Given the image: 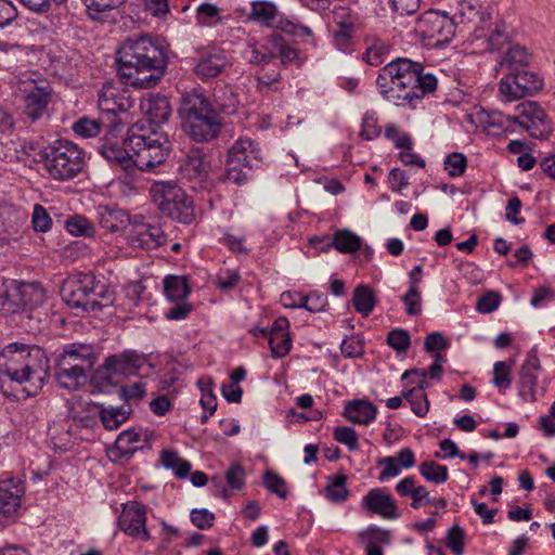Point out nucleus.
Segmentation results:
<instances>
[{"label":"nucleus","instance_id":"c85d7f7f","mask_svg":"<svg viewBox=\"0 0 555 555\" xmlns=\"http://www.w3.org/2000/svg\"><path fill=\"white\" fill-rule=\"evenodd\" d=\"M280 11L278 5L270 0H254L250 2V9L247 14L249 21L256 22L261 26L272 28L275 21L279 20Z\"/></svg>","mask_w":555,"mask_h":555},{"label":"nucleus","instance_id":"69168bd1","mask_svg":"<svg viewBox=\"0 0 555 555\" xmlns=\"http://www.w3.org/2000/svg\"><path fill=\"white\" fill-rule=\"evenodd\" d=\"M447 546L455 555H462L464 553V531L459 525H454L449 529Z\"/></svg>","mask_w":555,"mask_h":555},{"label":"nucleus","instance_id":"a878e982","mask_svg":"<svg viewBox=\"0 0 555 555\" xmlns=\"http://www.w3.org/2000/svg\"><path fill=\"white\" fill-rule=\"evenodd\" d=\"M55 379L60 387L73 391L80 389L87 384L88 374L57 359Z\"/></svg>","mask_w":555,"mask_h":555},{"label":"nucleus","instance_id":"680f3d73","mask_svg":"<svg viewBox=\"0 0 555 555\" xmlns=\"http://www.w3.org/2000/svg\"><path fill=\"white\" fill-rule=\"evenodd\" d=\"M493 384L502 389L511 387V367L504 361H498L493 366Z\"/></svg>","mask_w":555,"mask_h":555},{"label":"nucleus","instance_id":"864d4df0","mask_svg":"<svg viewBox=\"0 0 555 555\" xmlns=\"http://www.w3.org/2000/svg\"><path fill=\"white\" fill-rule=\"evenodd\" d=\"M537 374L520 373L519 396L527 402L537 400Z\"/></svg>","mask_w":555,"mask_h":555},{"label":"nucleus","instance_id":"20e7f679","mask_svg":"<svg viewBox=\"0 0 555 555\" xmlns=\"http://www.w3.org/2000/svg\"><path fill=\"white\" fill-rule=\"evenodd\" d=\"M179 115L183 131L198 143L216 139L223 127L219 112L205 94L197 91L183 94Z\"/></svg>","mask_w":555,"mask_h":555},{"label":"nucleus","instance_id":"1a4fd4ad","mask_svg":"<svg viewBox=\"0 0 555 555\" xmlns=\"http://www.w3.org/2000/svg\"><path fill=\"white\" fill-rule=\"evenodd\" d=\"M147 361V357L134 350H125L121 353L111 354L91 377L92 385L100 391H109L115 386L113 375H137Z\"/></svg>","mask_w":555,"mask_h":555},{"label":"nucleus","instance_id":"9b49d317","mask_svg":"<svg viewBox=\"0 0 555 555\" xmlns=\"http://www.w3.org/2000/svg\"><path fill=\"white\" fill-rule=\"evenodd\" d=\"M18 90L23 94V114L31 121L39 120L52 99L49 81L37 74L21 78Z\"/></svg>","mask_w":555,"mask_h":555},{"label":"nucleus","instance_id":"0e129e2a","mask_svg":"<svg viewBox=\"0 0 555 555\" xmlns=\"http://www.w3.org/2000/svg\"><path fill=\"white\" fill-rule=\"evenodd\" d=\"M502 296L500 293L489 291L478 299L476 309L480 313H490L499 308Z\"/></svg>","mask_w":555,"mask_h":555},{"label":"nucleus","instance_id":"ddd939ff","mask_svg":"<svg viewBox=\"0 0 555 555\" xmlns=\"http://www.w3.org/2000/svg\"><path fill=\"white\" fill-rule=\"evenodd\" d=\"M415 33L427 44L442 47L448 44L455 36V22L444 12L428 10L422 13L415 23Z\"/></svg>","mask_w":555,"mask_h":555},{"label":"nucleus","instance_id":"cd10ccee","mask_svg":"<svg viewBox=\"0 0 555 555\" xmlns=\"http://www.w3.org/2000/svg\"><path fill=\"white\" fill-rule=\"evenodd\" d=\"M24 492L23 486L12 479L0 481V514L10 516L21 505V496Z\"/></svg>","mask_w":555,"mask_h":555},{"label":"nucleus","instance_id":"c03bdc74","mask_svg":"<svg viewBox=\"0 0 555 555\" xmlns=\"http://www.w3.org/2000/svg\"><path fill=\"white\" fill-rule=\"evenodd\" d=\"M66 230L76 236L92 237L95 229L90 220L81 215H75L66 220Z\"/></svg>","mask_w":555,"mask_h":555},{"label":"nucleus","instance_id":"a18cd8bd","mask_svg":"<svg viewBox=\"0 0 555 555\" xmlns=\"http://www.w3.org/2000/svg\"><path fill=\"white\" fill-rule=\"evenodd\" d=\"M140 441V434L134 430H124L119 434L115 441L116 450L119 451L121 456H130L137 450V443Z\"/></svg>","mask_w":555,"mask_h":555},{"label":"nucleus","instance_id":"dca6fc26","mask_svg":"<svg viewBox=\"0 0 555 555\" xmlns=\"http://www.w3.org/2000/svg\"><path fill=\"white\" fill-rule=\"evenodd\" d=\"M118 526L129 537L149 541L151 534L146 529V508L137 501H129L124 505L118 518Z\"/></svg>","mask_w":555,"mask_h":555},{"label":"nucleus","instance_id":"79ce46f5","mask_svg":"<svg viewBox=\"0 0 555 555\" xmlns=\"http://www.w3.org/2000/svg\"><path fill=\"white\" fill-rule=\"evenodd\" d=\"M333 245L338 251L350 254L360 249L361 240L351 231L341 230L335 233Z\"/></svg>","mask_w":555,"mask_h":555},{"label":"nucleus","instance_id":"8fccbe9b","mask_svg":"<svg viewBox=\"0 0 555 555\" xmlns=\"http://www.w3.org/2000/svg\"><path fill=\"white\" fill-rule=\"evenodd\" d=\"M269 346L273 358H283L291 351L292 338L289 334H270Z\"/></svg>","mask_w":555,"mask_h":555},{"label":"nucleus","instance_id":"4be33fe9","mask_svg":"<svg viewBox=\"0 0 555 555\" xmlns=\"http://www.w3.org/2000/svg\"><path fill=\"white\" fill-rule=\"evenodd\" d=\"M230 66L229 54L222 50H214L199 57L194 72L199 79L208 80L217 77Z\"/></svg>","mask_w":555,"mask_h":555},{"label":"nucleus","instance_id":"f3484780","mask_svg":"<svg viewBox=\"0 0 555 555\" xmlns=\"http://www.w3.org/2000/svg\"><path fill=\"white\" fill-rule=\"evenodd\" d=\"M336 30L334 33L335 46L346 52L354 41L356 35L362 30L363 23L357 13L347 8H338L333 15Z\"/></svg>","mask_w":555,"mask_h":555},{"label":"nucleus","instance_id":"49530a36","mask_svg":"<svg viewBox=\"0 0 555 555\" xmlns=\"http://www.w3.org/2000/svg\"><path fill=\"white\" fill-rule=\"evenodd\" d=\"M420 473L426 480L436 485L444 482L449 477L448 468L434 461H428L421 464Z\"/></svg>","mask_w":555,"mask_h":555},{"label":"nucleus","instance_id":"423d86ee","mask_svg":"<svg viewBox=\"0 0 555 555\" xmlns=\"http://www.w3.org/2000/svg\"><path fill=\"white\" fill-rule=\"evenodd\" d=\"M128 145L132 151V165L140 170H151L163 164L170 151V142L165 134H147L138 126L128 130Z\"/></svg>","mask_w":555,"mask_h":555},{"label":"nucleus","instance_id":"052dcab7","mask_svg":"<svg viewBox=\"0 0 555 555\" xmlns=\"http://www.w3.org/2000/svg\"><path fill=\"white\" fill-rule=\"evenodd\" d=\"M31 223L35 231L47 232L52 227V219L43 206L36 204L34 206Z\"/></svg>","mask_w":555,"mask_h":555},{"label":"nucleus","instance_id":"412c9836","mask_svg":"<svg viewBox=\"0 0 555 555\" xmlns=\"http://www.w3.org/2000/svg\"><path fill=\"white\" fill-rule=\"evenodd\" d=\"M228 160H237L245 168H259L262 153L259 144L249 138H240L228 151Z\"/></svg>","mask_w":555,"mask_h":555},{"label":"nucleus","instance_id":"72a5a7b5","mask_svg":"<svg viewBox=\"0 0 555 555\" xmlns=\"http://www.w3.org/2000/svg\"><path fill=\"white\" fill-rule=\"evenodd\" d=\"M132 410L129 404H122L120 406H101L99 409L100 420L103 426L108 430L117 429L124 424L131 414Z\"/></svg>","mask_w":555,"mask_h":555},{"label":"nucleus","instance_id":"4d7b16f0","mask_svg":"<svg viewBox=\"0 0 555 555\" xmlns=\"http://www.w3.org/2000/svg\"><path fill=\"white\" fill-rule=\"evenodd\" d=\"M273 28L293 36L310 37L312 35V30L308 26L296 24L285 18L282 13H280L279 20L275 21Z\"/></svg>","mask_w":555,"mask_h":555},{"label":"nucleus","instance_id":"4c0bfd02","mask_svg":"<svg viewBox=\"0 0 555 555\" xmlns=\"http://www.w3.org/2000/svg\"><path fill=\"white\" fill-rule=\"evenodd\" d=\"M160 463L167 469H171L176 477L183 479L189 476L192 465L189 461L179 456L178 452L164 450L160 454Z\"/></svg>","mask_w":555,"mask_h":555},{"label":"nucleus","instance_id":"6e6552de","mask_svg":"<svg viewBox=\"0 0 555 555\" xmlns=\"http://www.w3.org/2000/svg\"><path fill=\"white\" fill-rule=\"evenodd\" d=\"M61 295L67 306L82 311H98L114 301L113 292L94 284L91 279L66 281L61 288Z\"/></svg>","mask_w":555,"mask_h":555},{"label":"nucleus","instance_id":"0eeeda50","mask_svg":"<svg viewBox=\"0 0 555 555\" xmlns=\"http://www.w3.org/2000/svg\"><path fill=\"white\" fill-rule=\"evenodd\" d=\"M150 195L164 216L184 224L193 221V202L176 182L156 181L150 188Z\"/></svg>","mask_w":555,"mask_h":555},{"label":"nucleus","instance_id":"a211bd4d","mask_svg":"<svg viewBox=\"0 0 555 555\" xmlns=\"http://www.w3.org/2000/svg\"><path fill=\"white\" fill-rule=\"evenodd\" d=\"M518 114L508 119L530 131L534 138L542 137L551 130L550 120L542 107L532 101L521 103L517 106Z\"/></svg>","mask_w":555,"mask_h":555},{"label":"nucleus","instance_id":"9d476101","mask_svg":"<svg viewBox=\"0 0 555 555\" xmlns=\"http://www.w3.org/2000/svg\"><path fill=\"white\" fill-rule=\"evenodd\" d=\"M129 91L112 85L103 86L99 91L98 106L107 132L116 137L122 130L124 116L133 107Z\"/></svg>","mask_w":555,"mask_h":555},{"label":"nucleus","instance_id":"a19ab883","mask_svg":"<svg viewBox=\"0 0 555 555\" xmlns=\"http://www.w3.org/2000/svg\"><path fill=\"white\" fill-rule=\"evenodd\" d=\"M483 30L485 25L478 26L475 29V34L477 38H486L488 49L490 51L500 50L503 47V44L507 41V34L505 26L503 24H495L494 28L491 30L489 35H486Z\"/></svg>","mask_w":555,"mask_h":555},{"label":"nucleus","instance_id":"2eb2a0df","mask_svg":"<svg viewBox=\"0 0 555 555\" xmlns=\"http://www.w3.org/2000/svg\"><path fill=\"white\" fill-rule=\"evenodd\" d=\"M209 164L201 149H191L178 162V173L192 189L204 188L209 176Z\"/></svg>","mask_w":555,"mask_h":555},{"label":"nucleus","instance_id":"f257e3e1","mask_svg":"<svg viewBox=\"0 0 555 555\" xmlns=\"http://www.w3.org/2000/svg\"><path fill=\"white\" fill-rule=\"evenodd\" d=\"M49 372V359L37 345L12 343L0 352V387L5 396L16 400L37 396Z\"/></svg>","mask_w":555,"mask_h":555},{"label":"nucleus","instance_id":"6e6d98bb","mask_svg":"<svg viewBox=\"0 0 555 555\" xmlns=\"http://www.w3.org/2000/svg\"><path fill=\"white\" fill-rule=\"evenodd\" d=\"M263 485L268 491L275 493L281 499L287 498L286 481L283 477L273 472H266L263 475Z\"/></svg>","mask_w":555,"mask_h":555},{"label":"nucleus","instance_id":"f704fd0d","mask_svg":"<svg viewBox=\"0 0 555 555\" xmlns=\"http://www.w3.org/2000/svg\"><path fill=\"white\" fill-rule=\"evenodd\" d=\"M348 477L344 474L330 476L324 488V496L332 503L340 504L347 501L349 490L347 488Z\"/></svg>","mask_w":555,"mask_h":555},{"label":"nucleus","instance_id":"13d9d810","mask_svg":"<svg viewBox=\"0 0 555 555\" xmlns=\"http://www.w3.org/2000/svg\"><path fill=\"white\" fill-rule=\"evenodd\" d=\"M467 167V158L462 153H451L444 160V169L451 177H461Z\"/></svg>","mask_w":555,"mask_h":555},{"label":"nucleus","instance_id":"473e14b6","mask_svg":"<svg viewBox=\"0 0 555 555\" xmlns=\"http://www.w3.org/2000/svg\"><path fill=\"white\" fill-rule=\"evenodd\" d=\"M511 74L516 81L515 89L519 91L521 99L533 95L543 87V79L534 72L525 69L511 72Z\"/></svg>","mask_w":555,"mask_h":555},{"label":"nucleus","instance_id":"ea45409f","mask_svg":"<svg viewBox=\"0 0 555 555\" xmlns=\"http://www.w3.org/2000/svg\"><path fill=\"white\" fill-rule=\"evenodd\" d=\"M102 127H105L103 118L94 119L83 116L72 125V130L76 135L89 139L100 134Z\"/></svg>","mask_w":555,"mask_h":555},{"label":"nucleus","instance_id":"c9c22d12","mask_svg":"<svg viewBox=\"0 0 555 555\" xmlns=\"http://www.w3.org/2000/svg\"><path fill=\"white\" fill-rule=\"evenodd\" d=\"M164 293L170 301L185 300L190 294L188 281L183 276L168 275L164 279Z\"/></svg>","mask_w":555,"mask_h":555},{"label":"nucleus","instance_id":"aec40b11","mask_svg":"<svg viewBox=\"0 0 555 555\" xmlns=\"http://www.w3.org/2000/svg\"><path fill=\"white\" fill-rule=\"evenodd\" d=\"M361 504L366 511L377 514L385 519H396L399 517L393 498L383 488L371 489L362 498Z\"/></svg>","mask_w":555,"mask_h":555},{"label":"nucleus","instance_id":"7ed1b4c3","mask_svg":"<svg viewBox=\"0 0 555 555\" xmlns=\"http://www.w3.org/2000/svg\"><path fill=\"white\" fill-rule=\"evenodd\" d=\"M437 77L424 73L421 63L400 57L385 65L376 79L382 96L397 106L414 107L437 89Z\"/></svg>","mask_w":555,"mask_h":555},{"label":"nucleus","instance_id":"b1692460","mask_svg":"<svg viewBox=\"0 0 555 555\" xmlns=\"http://www.w3.org/2000/svg\"><path fill=\"white\" fill-rule=\"evenodd\" d=\"M280 35H270L262 41L250 39L244 51V57L254 65H266L274 59V47L279 43Z\"/></svg>","mask_w":555,"mask_h":555},{"label":"nucleus","instance_id":"338daca9","mask_svg":"<svg viewBox=\"0 0 555 555\" xmlns=\"http://www.w3.org/2000/svg\"><path fill=\"white\" fill-rule=\"evenodd\" d=\"M245 472L237 463H232L225 472L224 478L231 489L240 490L245 483Z\"/></svg>","mask_w":555,"mask_h":555},{"label":"nucleus","instance_id":"e2e57ef3","mask_svg":"<svg viewBox=\"0 0 555 555\" xmlns=\"http://www.w3.org/2000/svg\"><path fill=\"white\" fill-rule=\"evenodd\" d=\"M402 301L405 306V312L410 317H414L422 311V296L420 289L410 288L402 296Z\"/></svg>","mask_w":555,"mask_h":555},{"label":"nucleus","instance_id":"de8ad7c7","mask_svg":"<svg viewBox=\"0 0 555 555\" xmlns=\"http://www.w3.org/2000/svg\"><path fill=\"white\" fill-rule=\"evenodd\" d=\"M83 2L89 16L92 20H99L102 13L119 8L126 0H83Z\"/></svg>","mask_w":555,"mask_h":555},{"label":"nucleus","instance_id":"09e8293b","mask_svg":"<svg viewBox=\"0 0 555 555\" xmlns=\"http://www.w3.org/2000/svg\"><path fill=\"white\" fill-rule=\"evenodd\" d=\"M359 538L365 546H380L390 542V532L378 527H370L360 532Z\"/></svg>","mask_w":555,"mask_h":555},{"label":"nucleus","instance_id":"c756f323","mask_svg":"<svg viewBox=\"0 0 555 555\" xmlns=\"http://www.w3.org/2000/svg\"><path fill=\"white\" fill-rule=\"evenodd\" d=\"M377 414V408L367 400L349 401L344 410L347 421L356 424L367 425L372 423Z\"/></svg>","mask_w":555,"mask_h":555},{"label":"nucleus","instance_id":"4468645a","mask_svg":"<svg viewBox=\"0 0 555 555\" xmlns=\"http://www.w3.org/2000/svg\"><path fill=\"white\" fill-rule=\"evenodd\" d=\"M166 234L157 224L144 221V218L137 216L130 223L128 242L134 248L152 250L166 243Z\"/></svg>","mask_w":555,"mask_h":555},{"label":"nucleus","instance_id":"39448f33","mask_svg":"<svg viewBox=\"0 0 555 555\" xmlns=\"http://www.w3.org/2000/svg\"><path fill=\"white\" fill-rule=\"evenodd\" d=\"M49 177L56 181L76 178L85 167V153L74 142L61 139L49 144L40 154Z\"/></svg>","mask_w":555,"mask_h":555},{"label":"nucleus","instance_id":"5701e85b","mask_svg":"<svg viewBox=\"0 0 555 555\" xmlns=\"http://www.w3.org/2000/svg\"><path fill=\"white\" fill-rule=\"evenodd\" d=\"M415 375L418 376V380L416 382V386L412 389L403 392V397L410 402L412 411L420 417H424L429 410V401L424 391L426 382V374L421 372V370L412 369L408 370L403 373L402 379H406L410 376Z\"/></svg>","mask_w":555,"mask_h":555},{"label":"nucleus","instance_id":"58836bf2","mask_svg":"<svg viewBox=\"0 0 555 555\" xmlns=\"http://www.w3.org/2000/svg\"><path fill=\"white\" fill-rule=\"evenodd\" d=\"M354 309L363 317H367L376 305L373 291L365 285H359L353 292L352 298Z\"/></svg>","mask_w":555,"mask_h":555},{"label":"nucleus","instance_id":"bf43d9fd","mask_svg":"<svg viewBox=\"0 0 555 555\" xmlns=\"http://www.w3.org/2000/svg\"><path fill=\"white\" fill-rule=\"evenodd\" d=\"M334 439L348 447L350 451L359 448L358 434L351 427L338 426L333 431Z\"/></svg>","mask_w":555,"mask_h":555},{"label":"nucleus","instance_id":"6ab92c4d","mask_svg":"<svg viewBox=\"0 0 555 555\" xmlns=\"http://www.w3.org/2000/svg\"><path fill=\"white\" fill-rule=\"evenodd\" d=\"M98 358L99 354L93 345L73 343L64 347L57 359L89 374L93 370Z\"/></svg>","mask_w":555,"mask_h":555},{"label":"nucleus","instance_id":"393cba45","mask_svg":"<svg viewBox=\"0 0 555 555\" xmlns=\"http://www.w3.org/2000/svg\"><path fill=\"white\" fill-rule=\"evenodd\" d=\"M140 107L150 121L155 125L164 124L171 115L169 100L159 93L147 94L146 98L142 99Z\"/></svg>","mask_w":555,"mask_h":555},{"label":"nucleus","instance_id":"bb28decb","mask_svg":"<svg viewBox=\"0 0 555 555\" xmlns=\"http://www.w3.org/2000/svg\"><path fill=\"white\" fill-rule=\"evenodd\" d=\"M96 214L100 225L112 233L119 232L131 223L127 211L115 206H99Z\"/></svg>","mask_w":555,"mask_h":555},{"label":"nucleus","instance_id":"f8f14e48","mask_svg":"<svg viewBox=\"0 0 555 555\" xmlns=\"http://www.w3.org/2000/svg\"><path fill=\"white\" fill-rule=\"evenodd\" d=\"M43 298V291L37 285L8 280L0 293V306L8 313L25 312L40 305Z\"/></svg>","mask_w":555,"mask_h":555},{"label":"nucleus","instance_id":"e433bc0d","mask_svg":"<svg viewBox=\"0 0 555 555\" xmlns=\"http://www.w3.org/2000/svg\"><path fill=\"white\" fill-rule=\"evenodd\" d=\"M457 12L460 16L467 22H479L481 25L488 24L490 13L483 10L479 0H462L459 3Z\"/></svg>","mask_w":555,"mask_h":555},{"label":"nucleus","instance_id":"5fc2aeb1","mask_svg":"<svg viewBox=\"0 0 555 555\" xmlns=\"http://www.w3.org/2000/svg\"><path fill=\"white\" fill-rule=\"evenodd\" d=\"M387 344L399 353L406 352L411 345L410 334L405 330L395 328L388 333Z\"/></svg>","mask_w":555,"mask_h":555},{"label":"nucleus","instance_id":"7c9ffc66","mask_svg":"<svg viewBox=\"0 0 555 555\" xmlns=\"http://www.w3.org/2000/svg\"><path fill=\"white\" fill-rule=\"evenodd\" d=\"M531 54L527 48L514 44L508 48L504 55L499 61L501 68H506L508 72L525 70L530 64Z\"/></svg>","mask_w":555,"mask_h":555},{"label":"nucleus","instance_id":"774afa93","mask_svg":"<svg viewBox=\"0 0 555 555\" xmlns=\"http://www.w3.org/2000/svg\"><path fill=\"white\" fill-rule=\"evenodd\" d=\"M191 521L196 528L206 530L214 526L215 515L206 508H195L191 512Z\"/></svg>","mask_w":555,"mask_h":555},{"label":"nucleus","instance_id":"37998d69","mask_svg":"<svg viewBox=\"0 0 555 555\" xmlns=\"http://www.w3.org/2000/svg\"><path fill=\"white\" fill-rule=\"evenodd\" d=\"M366 53L364 60L367 64L372 66H378L384 61L386 55L388 54L389 48L388 46L378 38H370L366 40Z\"/></svg>","mask_w":555,"mask_h":555},{"label":"nucleus","instance_id":"f03ea898","mask_svg":"<svg viewBox=\"0 0 555 555\" xmlns=\"http://www.w3.org/2000/svg\"><path fill=\"white\" fill-rule=\"evenodd\" d=\"M117 72L126 85L153 88L165 75L168 57L164 47L151 36L127 38L116 51Z\"/></svg>","mask_w":555,"mask_h":555},{"label":"nucleus","instance_id":"2f4dec72","mask_svg":"<svg viewBox=\"0 0 555 555\" xmlns=\"http://www.w3.org/2000/svg\"><path fill=\"white\" fill-rule=\"evenodd\" d=\"M99 152L108 162H115L124 167L132 165V151H130V146L128 145V137L122 142V145L118 142H104L100 146Z\"/></svg>","mask_w":555,"mask_h":555},{"label":"nucleus","instance_id":"3c124183","mask_svg":"<svg viewBox=\"0 0 555 555\" xmlns=\"http://www.w3.org/2000/svg\"><path fill=\"white\" fill-rule=\"evenodd\" d=\"M516 81L508 72L499 82V96L503 102L511 103L521 99L519 91H516Z\"/></svg>","mask_w":555,"mask_h":555},{"label":"nucleus","instance_id":"603ef678","mask_svg":"<svg viewBox=\"0 0 555 555\" xmlns=\"http://www.w3.org/2000/svg\"><path fill=\"white\" fill-rule=\"evenodd\" d=\"M253 169L238 165L237 160H227L225 179L228 182L237 185L244 184L249 179V173Z\"/></svg>","mask_w":555,"mask_h":555}]
</instances>
